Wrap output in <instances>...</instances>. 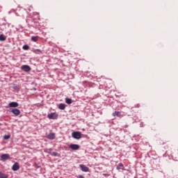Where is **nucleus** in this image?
I'll return each mask as SVG.
<instances>
[{
  "instance_id": "f8f14e48",
  "label": "nucleus",
  "mask_w": 178,
  "mask_h": 178,
  "mask_svg": "<svg viewBox=\"0 0 178 178\" xmlns=\"http://www.w3.org/2000/svg\"><path fill=\"white\" fill-rule=\"evenodd\" d=\"M66 108V105L65 104H60L58 105V109H60L61 111H65Z\"/></svg>"
},
{
  "instance_id": "9b49d317",
  "label": "nucleus",
  "mask_w": 178,
  "mask_h": 178,
  "mask_svg": "<svg viewBox=\"0 0 178 178\" xmlns=\"http://www.w3.org/2000/svg\"><path fill=\"white\" fill-rule=\"evenodd\" d=\"M55 134L54 133H50L49 134V135L47 136V138L49 140H55Z\"/></svg>"
},
{
  "instance_id": "20e7f679",
  "label": "nucleus",
  "mask_w": 178,
  "mask_h": 178,
  "mask_svg": "<svg viewBox=\"0 0 178 178\" xmlns=\"http://www.w3.org/2000/svg\"><path fill=\"white\" fill-rule=\"evenodd\" d=\"M19 169H20V165H19V163L15 162L12 167V170H13V172H17Z\"/></svg>"
},
{
  "instance_id": "4468645a",
  "label": "nucleus",
  "mask_w": 178,
  "mask_h": 178,
  "mask_svg": "<svg viewBox=\"0 0 178 178\" xmlns=\"http://www.w3.org/2000/svg\"><path fill=\"white\" fill-rule=\"evenodd\" d=\"M0 41H6V37H5V35H0Z\"/></svg>"
},
{
  "instance_id": "7ed1b4c3",
  "label": "nucleus",
  "mask_w": 178,
  "mask_h": 178,
  "mask_svg": "<svg viewBox=\"0 0 178 178\" xmlns=\"http://www.w3.org/2000/svg\"><path fill=\"white\" fill-rule=\"evenodd\" d=\"M21 69L23 70V72H26V73H29V72H31V67L27 65H22Z\"/></svg>"
},
{
  "instance_id": "4be33fe9",
  "label": "nucleus",
  "mask_w": 178,
  "mask_h": 178,
  "mask_svg": "<svg viewBox=\"0 0 178 178\" xmlns=\"http://www.w3.org/2000/svg\"><path fill=\"white\" fill-rule=\"evenodd\" d=\"M103 176H104L105 177H109V174H103Z\"/></svg>"
},
{
  "instance_id": "6ab92c4d",
  "label": "nucleus",
  "mask_w": 178,
  "mask_h": 178,
  "mask_svg": "<svg viewBox=\"0 0 178 178\" xmlns=\"http://www.w3.org/2000/svg\"><path fill=\"white\" fill-rule=\"evenodd\" d=\"M30 47L29 45H24L23 46V49H25L26 51L29 50Z\"/></svg>"
},
{
  "instance_id": "f03ea898",
  "label": "nucleus",
  "mask_w": 178,
  "mask_h": 178,
  "mask_svg": "<svg viewBox=\"0 0 178 178\" xmlns=\"http://www.w3.org/2000/svg\"><path fill=\"white\" fill-rule=\"evenodd\" d=\"M47 118L51 120L58 119V114L56 113H51L47 115Z\"/></svg>"
},
{
  "instance_id": "6e6552de",
  "label": "nucleus",
  "mask_w": 178,
  "mask_h": 178,
  "mask_svg": "<svg viewBox=\"0 0 178 178\" xmlns=\"http://www.w3.org/2000/svg\"><path fill=\"white\" fill-rule=\"evenodd\" d=\"M70 148H71V149H73L74 151H76L80 149V146L79 145L72 144L70 145Z\"/></svg>"
},
{
  "instance_id": "b1692460",
  "label": "nucleus",
  "mask_w": 178,
  "mask_h": 178,
  "mask_svg": "<svg viewBox=\"0 0 178 178\" xmlns=\"http://www.w3.org/2000/svg\"><path fill=\"white\" fill-rule=\"evenodd\" d=\"M78 177H79V178H84V177H83V175H79Z\"/></svg>"
},
{
  "instance_id": "5701e85b",
  "label": "nucleus",
  "mask_w": 178,
  "mask_h": 178,
  "mask_svg": "<svg viewBox=\"0 0 178 178\" xmlns=\"http://www.w3.org/2000/svg\"><path fill=\"white\" fill-rule=\"evenodd\" d=\"M135 108H140V105L139 104H136Z\"/></svg>"
},
{
  "instance_id": "412c9836",
  "label": "nucleus",
  "mask_w": 178,
  "mask_h": 178,
  "mask_svg": "<svg viewBox=\"0 0 178 178\" xmlns=\"http://www.w3.org/2000/svg\"><path fill=\"white\" fill-rule=\"evenodd\" d=\"M51 155H53V156H58V153L54 152L51 153Z\"/></svg>"
},
{
  "instance_id": "f257e3e1",
  "label": "nucleus",
  "mask_w": 178,
  "mask_h": 178,
  "mask_svg": "<svg viewBox=\"0 0 178 178\" xmlns=\"http://www.w3.org/2000/svg\"><path fill=\"white\" fill-rule=\"evenodd\" d=\"M73 138L76 140H80L81 138V132L75 131L72 134Z\"/></svg>"
},
{
  "instance_id": "dca6fc26",
  "label": "nucleus",
  "mask_w": 178,
  "mask_h": 178,
  "mask_svg": "<svg viewBox=\"0 0 178 178\" xmlns=\"http://www.w3.org/2000/svg\"><path fill=\"white\" fill-rule=\"evenodd\" d=\"M0 178H8V175H6V174H3V172H0Z\"/></svg>"
},
{
  "instance_id": "423d86ee",
  "label": "nucleus",
  "mask_w": 178,
  "mask_h": 178,
  "mask_svg": "<svg viewBox=\"0 0 178 178\" xmlns=\"http://www.w3.org/2000/svg\"><path fill=\"white\" fill-rule=\"evenodd\" d=\"M79 167H80L81 170H82V172H90V168L86 166V165H84V164L79 165Z\"/></svg>"
},
{
  "instance_id": "1a4fd4ad",
  "label": "nucleus",
  "mask_w": 178,
  "mask_h": 178,
  "mask_svg": "<svg viewBox=\"0 0 178 178\" xmlns=\"http://www.w3.org/2000/svg\"><path fill=\"white\" fill-rule=\"evenodd\" d=\"M12 113H13V115H15V116H19V115H20V110L17 109V108H13L11 110Z\"/></svg>"
},
{
  "instance_id": "a211bd4d",
  "label": "nucleus",
  "mask_w": 178,
  "mask_h": 178,
  "mask_svg": "<svg viewBox=\"0 0 178 178\" xmlns=\"http://www.w3.org/2000/svg\"><path fill=\"white\" fill-rule=\"evenodd\" d=\"M33 52L35 54H42V51H41L40 49H35Z\"/></svg>"
},
{
  "instance_id": "2eb2a0df",
  "label": "nucleus",
  "mask_w": 178,
  "mask_h": 178,
  "mask_svg": "<svg viewBox=\"0 0 178 178\" xmlns=\"http://www.w3.org/2000/svg\"><path fill=\"white\" fill-rule=\"evenodd\" d=\"M122 168H123V163H120L118 164V165L117 166L116 169H117V170H120L122 169Z\"/></svg>"
},
{
  "instance_id": "ddd939ff",
  "label": "nucleus",
  "mask_w": 178,
  "mask_h": 178,
  "mask_svg": "<svg viewBox=\"0 0 178 178\" xmlns=\"http://www.w3.org/2000/svg\"><path fill=\"white\" fill-rule=\"evenodd\" d=\"M38 38H40L38 36H32L31 41H33V42H37L38 41Z\"/></svg>"
},
{
  "instance_id": "aec40b11",
  "label": "nucleus",
  "mask_w": 178,
  "mask_h": 178,
  "mask_svg": "<svg viewBox=\"0 0 178 178\" xmlns=\"http://www.w3.org/2000/svg\"><path fill=\"white\" fill-rule=\"evenodd\" d=\"M9 138H10V135H6V136H3L4 140H9Z\"/></svg>"
},
{
  "instance_id": "9d476101",
  "label": "nucleus",
  "mask_w": 178,
  "mask_h": 178,
  "mask_svg": "<svg viewBox=\"0 0 178 178\" xmlns=\"http://www.w3.org/2000/svg\"><path fill=\"white\" fill-rule=\"evenodd\" d=\"M113 116H117L118 118H123L122 113L120 111H115L112 113Z\"/></svg>"
},
{
  "instance_id": "39448f33",
  "label": "nucleus",
  "mask_w": 178,
  "mask_h": 178,
  "mask_svg": "<svg viewBox=\"0 0 178 178\" xmlns=\"http://www.w3.org/2000/svg\"><path fill=\"white\" fill-rule=\"evenodd\" d=\"M10 159V156L8 154H4L1 156V159L3 161V162H5V161H8V159Z\"/></svg>"
},
{
  "instance_id": "0eeeda50",
  "label": "nucleus",
  "mask_w": 178,
  "mask_h": 178,
  "mask_svg": "<svg viewBox=\"0 0 178 178\" xmlns=\"http://www.w3.org/2000/svg\"><path fill=\"white\" fill-rule=\"evenodd\" d=\"M8 106L10 108H17V106H19V103L15 102H12L8 104Z\"/></svg>"
},
{
  "instance_id": "f3484780",
  "label": "nucleus",
  "mask_w": 178,
  "mask_h": 178,
  "mask_svg": "<svg viewBox=\"0 0 178 178\" xmlns=\"http://www.w3.org/2000/svg\"><path fill=\"white\" fill-rule=\"evenodd\" d=\"M65 102L68 104V105H70V104H72V99L65 98Z\"/></svg>"
}]
</instances>
